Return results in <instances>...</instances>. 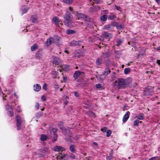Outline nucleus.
Returning a JSON list of instances; mask_svg holds the SVG:
<instances>
[{
	"label": "nucleus",
	"mask_w": 160,
	"mask_h": 160,
	"mask_svg": "<svg viewBox=\"0 0 160 160\" xmlns=\"http://www.w3.org/2000/svg\"><path fill=\"white\" fill-rule=\"evenodd\" d=\"M130 81L127 79L122 78H119L117 81H115L114 83V86H117L118 89H123L127 87L130 83Z\"/></svg>",
	"instance_id": "f257e3e1"
},
{
	"label": "nucleus",
	"mask_w": 160,
	"mask_h": 160,
	"mask_svg": "<svg viewBox=\"0 0 160 160\" xmlns=\"http://www.w3.org/2000/svg\"><path fill=\"white\" fill-rule=\"evenodd\" d=\"M63 18L65 20L63 21L64 24L67 26H69V23L73 18L70 12L67 11L63 16Z\"/></svg>",
	"instance_id": "f03ea898"
},
{
	"label": "nucleus",
	"mask_w": 160,
	"mask_h": 160,
	"mask_svg": "<svg viewBox=\"0 0 160 160\" xmlns=\"http://www.w3.org/2000/svg\"><path fill=\"white\" fill-rule=\"evenodd\" d=\"M153 88L151 86H148L145 89L143 95L145 96L152 95L153 93Z\"/></svg>",
	"instance_id": "7ed1b4c3"
},
{
	"label": "nucleus",
	"mask_w": 160,
	"mask_h": 160,
	"mask_svg": "<svg viewBox=\"0 0 160 160\" xmlns=\"http://www.w3.org/2000/svg\"><path fill=\"white\" fill-rule=\"evenodd\" d=\"M16 119L17 121V128L18 130H19L21 129V123H22V120L20 116L18 115L16 116Z\"/></svg>",
	"instance_id": "20e7f679"
},
{
	"label": "nucleus",
	"mask_w": 160,
	"mask_h": 160,
	"mask_svg": "<svg viewBox=\"0 0 160 160\" xmlns=\"http://www.w3.org/2000/svg\"><path fill=\"white\" fill-rule=\"evenodd\" d=\"M82 42L81 41H78L76 40H72L69 42V45L70 46H81L82 44Z\"/></svg>",
	"instance_id": "39448f33"
},
{
	"label": "nucleus",
	"mask_w": 160,
	"mask_h": 160,
	"mask_svg": "<svg viewBox=\"0 0 160 160\" xmlns=\"http://www.w3.org/2000/svg\"><path fill=\"white\" fill-rule=\"evenodd\" d=\"M62 130L63 133L65 136L71 137L70 130L68 127L66 128H64Z\"/></svg>",
	"instance_id": "423d86ee"
},
{
	"label": "nucleus",
	"mask_w": 160,
	"mask_h": 160,
	"mask_svg": "<svg viewBox=\"0 0 160 160\" xmlns=\"http://www.w3.org/2000/svg\"><path fill=\"white\" fill-rule=\"evenodd\" d=\"M75 15L77 18H78V19L81 18L84 19L88 18V16L86 15L83 13H78L76 12Z\"/></svg>",
	"instance_id": "0eeeda50"
},
{
	"label": "nucleus",
	"mask_w": 160,
	"mask_h": 160,
	"mask_svg": "<svg viewBox=\"0 0 160 160\" xmlns=\"http://www.w3.org/2000/svg\"><path fill=\"white\" fill-rule=\"evenodd\" d=\"M53 60L52 62L53 64H55L56 65H58L59 63L62 62L57 57H55L53 58Z\"/></svg>",
	"instance_id": "6e6552de"
},
{
	"label": "nucleus",
	"mask_w": 160,
	"mask_h": 160,
	"mask_svg": "<svg viewBox=\"0 0 160 160\" xmlns=\"http://www.w3.org/2000/svg\"><path fill=\"white\" fill-rule=\"evenodd\" d=\"M103 36L107 39H110L112 38V35L111 33L106 32H103L102 33Z\"/></svg>",
	"instance_id": "1a4fd4ad"
},
{
	"label": "nucleus",
	"mask_w": 160,
	"mask_h": 160,
	"mask_svg": "<svg viewBox=\"0 0 160 160\" xmlns=\"http://www.w3.org/2000/svg\"><path fill=\"white\" fill-rule=\"evenodd\" d=\"M130 112L128 111L124 115L123 117L122 120L123 122H126L128 119L130 115Z\"/></svg>",
	"instance_id": "9d476101"
},
{
	"label": "nucleus",
	"mask_w": 160,
	"mask_h": 160,
	"mask_svg": "<svg viewBox=\"0 0 160 160\" xmlns=\"http://www.w3.org/2000/svg\"><path fill=\"white\" fill-rule=\"evenodd\" d=\"M52 150L55 151H62L64 150V149L63 148L58 146H56L54 147Z\"/></svg>",
	"instance_id": "9b49d317"
},
{
	"label": "nucleus",
	"mask_w": 160,
	"mask_h": 160,
	"mask_svg": "<svg viewBox=\"0 0 160 160\" xmlns=\"http://www.w3.org/2000/svg\"><path fill=\"white\" fill-rule=\"evenodd\" d=\"M52 38L53 39L54 43L57 44L58 43L60 39V38L58 36L54 35L53 36V38Z\"/></svg>",
	"instance_id": "f8f14e48"
},
{
	"label": "nucleus",
	"mask_w": 160,
	"mask_h": 160,
	"mask_svg": "<svg viewBox=\"0 0 160 160\" xmlns=\"http://www.w3.org/2000/svg\"><path fill=\"white\" fill-rule=\"evenodd\" d=\"M52 21L57 25H58L60 22L59 18L57 17H55L53 18Z\"/></svg>",
	"instance_id": "ddd939ff"
},
{
	"label": "nucleus",
	"mask_w": 160,
	"mask_h": 160,
	"mask_svg": "<svg viewBox=\"0 0 160 160\" xmlns=\"http://www.w3.org/2000/svg\"><path fill=\"white\" fill-rule=\"evenodd\" d=\"M33 88L34 90L38 92L41 89V87L39 84H37L34 86Z\"/></svg>",
	"instance_id": "4468645a"
},
{
	"label": "nucleus",
	"mask_w": 160,
	"mask_h": 160,
	"mask_svg": "<svg viewBox=\"0 0 160 160\" xmlns=\"http://www.w3.org/2000/svg\"><path fill=\"white\" fill-rule=\"evenodd\" d=\"M38 17L36 15L32 16L31 18L32 22L34 23H36L38 22Z\"/></svg>",
	"instance_id": "2eb2a0df"
},
{
	"label": "nucleus",
	"mask_w": 160,
	"mask_h": 160,
	"mask_svg": "<svg viewBox=\"0 0 160 160\" xmlns=\"http://www.w3.org/2000/svg\"><path fill=\"white\" fill-rule=\"evenodd\" d=\"M53 43H54V42L52 38H50L48 39L47 41L46 42V45L47 46H49Z\"/></svg>",
	"instance_id": "dca6fc26"
},
{
	"label": "nucleus",
	"mask_w": 160,
	"mask_h": 160,
	"mask_svg": "<svg viewBox=\"0 0 160 160\" xmlns=\"http://www.w3.org/2000/svg\"><path fill=\"white\" fill-rule=\"evenodd\" d=\"M42 56V53L41 50L38 51L36 53V57L38 59L41 58Z\"/></svg>",
	"instance_id": "f3484780"
},
{
	"label": "nucleus",
	"mask_w": 160,
	"mask_h": 160,
	"mask_svg": "<svg viewBox=\"0 0 160 160\" xmlns=\"http://www.w3.org/2000/svg\"><path fill=\"white\" fill-rule=\"evenodd\" d=\"M144 115L143 113H140L136 116V118L140 120H142L144 118Z\"/></svg>",
	"instance_id": "a211bd4d"
},
{
	"label": "nucleus",
	"mask_w": 160,
	"mask_h": 160,
	"mask_svg": "<svg viewBox=\"0 0 160 160\" xmlns=\"http://www.w3.org/2000/svg\"><path fill=\"white\" fill-rule=\"evenodd\" d=\"M110 73V71L108 68H107L105 69V71L103 74L101 75V76H102L103 75L107 76L108 74H109Z\"/></svg>",
	"instance_id": "6ab92c4d"
},
{
	"label": "nucleus",
	"mask_w": 160,
	"mask_h": 160,
	"mask_svg": "<svg viewBox=\"0 0 160 160\" xmlns=\"http://www.w3.org/2000/svg\"><path fill=\"white\" fill-rule=\"evenodd\" d=\"M66 33L68 34H72L76 33V31L73 30L67 29Z\"/></svg>",
	"instance_id": "aec40b11"
},
{
	"label": "nucleus",
	"mask_w": 160,
	"mask_h": 160,
	"mask_svg": "<svg viewBox=\"0 0 160 160\" xmlns=\"http://www.w3.org/2000/svg\"><path fill=\"white\" fill-rule=\"evenodd\" d=\"M38 45L36 44H35L31 46V49L32 51H34L36 50L38 48Z\"/></svg>",
	"instance_id": "412c9836"
},
{
	"label": "nucleus",
	"mask_w": 160,
	"mask_h": 160,
	"mask_svg": "<svg viewBox=\"0 0 160 160\" xmlns=\"http://www.w3.org/2000/svg\"><path fill=\"white\" fill-rule=\"evenodd\" d=\"M81 73V72L78 71H76L73 75L74 78L75 79H77L80 75Z\"/></svg>",
	"instance_id": "4be33fe9"
},
{
	"label": "nucleus",
	"mask_w": 160,
	"mask_h": 160,
	"mask_svg": "<svg viewBox=\"0 0 160 160\" xmlns=\"http://www.w3.org/2000/svg\"><path fill=\"white\" fill-rule=\"evenodd\" d=\"M29 9V8L27 7L26 6H23L22 8V11L23 12L22 14L24 13H26Z\"/></svg>",
	"instance_id": "5701e85b"
},
{
	"label": "nucleus",
	"mask_w": 160,
	"mask_h": 160,
	"mask_svg": "<svg viewBox=\"0 0 160 160\" xmlns=\"http://www.w3.org/2000/svg\"><path fill=\"white\" fill-rule=\"evenodd\" d=\"M68 66L67 65H62L60 67V72H62V70H65V69L68 68Z\"/></svg>",
	"instance_id": "b1692460"
},
{
	"label": "nucleus",
	"mask_w": 160,
	"mask_h": 160,
	"mask_svg": "<svg viewBox=\"0 0 160 160\" xmlns=\"http://www.w3.org/2000/svg\"><path fill=\"white\" fill-rule=\"evenodd\" d=\"M116 18V16L112 13H111L108 16V18L109 20H113Z\"/></svg>",
	"instance_id": "393cba45"
},
{
	"label": "nucleus",
	"mask_w": 160,
	"mask_h": 160,
	"mask_svg": "<svg viewBox=\"0 0 160 160\" xmlns=\"http://www.w3.org/2000/svg\"><path fill=\"white\" fill-rule=\"evenodd\" d=\"M112 25L110 24L106 25L104 26L103 28L104 29L107 30H110L111 28H112Z\"/></svg>",
	"instance_id": "a878e982"
},
{
	"label": "nucleus",
	"mask_w": 160,
	"mask_h": 160,
	"mask_svg": "<svg viewBox=\"0 0 160 160\" xmlns=\"http://www.w3.org/2000/svg\"><path fill=\"white\" fill-rule=\"evenodd\" d=\"M47 138V136L45 135L42 134L40 137V139L42 141H45Z\"/></svg>",
	"instance_id": "bb28decb"
},
{
	"label": "nucleus",
	"mask_w": 160,
	"mask_h": 160,
	"mask_svg": "<svg viewBox=\"0 0 160 160\" xmlns=\"http://www.w3.org/2000/svg\"><path fill=\"white\" fill-rule=\"evenodd\" d=\"M70 150L71 152H76L75 146L74 145H71L70 147Z\"/></svg>",
	"instance_id": "cd10ccee"
},
{
	"label": "nucleus",
	"mask_w": 160,
	"mask_h": 160,
	"mask_svg": "<svg viewBox=\"0 0 160 160\" xmlns=\"http://www.w3.org/2000/svg\"><path fill=\"white\" fill-rule=\"evenodd\" d=\"M107 18V16L106 15H104L101 17V19L102 21L104 22L106 21Z\"/></svg>",
	"instance_id": "c85d7f7f"
},
{
	"label": "nucleus",
	"mask_w": 160,
	"mask_h": 160,
	"mask_svg": "<svg viewBox=\"0 0 160 160\" xmlns=\"http://www.w3.org/2000/svg\"><path fill=\"white\" fill-rule=\"evenodd\" d=\"M52 75L54 76H53V78H55L58 75V72L56 71L53 70L52 72Z\"/></svg>",
	"instance_id": "c756f323"
},
{
	"label": "nucleus",
	"mask_w": 160,
	"mask_h": 160,
	"mask_svg": "<svg viewBox=\"0 0 160 160\" xmlns=\"http://www.w3.org/2000/svg\"><path fill=\"white\" fill-rule=\"evenodd\" d=\"M63 122H58V125L59 126V127L60 128L61 130H62L64 127H63Z\"/></svg>",
	"instance_id": "7c9ffc66"
},
{
	"label": "nucleus",
	"mask_w": 160,
	"mask_h": 160,
	"mask_svg": "<svg viewBox=\"0 0 160 160\" xmlns=\"http://www.w3.org/2000/svg\"><path fill=\"white\" fill-rule=\"evenodd\" d=\"M88 114L90 117H94L95 116V113L89 111L87 112Z\"/></svg>",
	"instance_id": "2f4dec72"
},
{
	"label": "nucleus",
	"mask_w": 160,
	"mask_h": 160,
	"mask_svg": "<svg viewBox=\"0 0 160 160\" xmlns=\"http://www.w3.org/2000/svg\"><path fill=\"white\" fill-rule=\"evenodd\" d=\"M6 108L7 110L8 111V112L10 111H12V107L9 105H7L6 106Z\"/></svg>",
	"instance_id": "473e14b6"
},
{
	"label": "nucleus",
	"mask_w": 160,
	"mask_h": 160,
	"mask_svg": "<svg viewBox=\"0 0 160 160\" xmlns=\"http://www.w3.org/2000/svg\"><path fill=\"white\" fill-rule=\"evenodd\" d=\"M130 71V69L129 68H125L124 70V73L125 74H128Z\"/></svg>",
	"instance_id": "72a5a7b5"
},
{
	"label": "nucleus",
	"mask_w": 160,
	"mask_h": 160,
	"mask_svg": "<svg viewBox=\"0 0 160 160\" xmlns=\"http://www.w3.org/2000/svg\"><path fill=\"white\" fill-rule=\"evenodd\" d=\"M109 53L108 52H106L103 53L102 57L104 58H106L109 57Z\"/></svg>",
	"instance_id": "f704fd0d"
},
{
	"label": "nucleus",
	"mask_w": 160,
	"mask_h": 160,
	"mask_svg": "<svg viewBox=\"0 0 160 160\" xmlns=\"http://www.w3.org/2000/svg\"><path fill=\"white\" fill-rule=\"evenodd\" d=\"M111 133L112 131L111 130H107L106 132V136L108 137H109L110 136Z\"/></svg>",
	"instance_id": "c9c22d12"
},
{
	"label": "nucleus",
	"mask_w": 160,
	"mask_h": 160,
	"mask_svg": "<svg viewBox=\"0 0 160 160\" xmlns=\"http://www.w3.org/2000/svg\"><path fill=\"white\" fill-rule=\"evenodd\" d=\"M43 112H38L37 113L36 116L37 117L39 118V117H40L41 116L43 115Z\"/></svg>",
	"instance_id": "e433bc0d"
},
{
	"label": "nucleus",
	"mask_w": 160,
	"mask_h": 160,
	"mask_svg": "<svg viewBox=\"0 0 160 160\" xmlns=\"http://www.w3.org/2000/svg\"><path fill=\"white\" fill-rule=\"evenodd\" d=\"M58 137V135L55 133H54L53 134V141L54 142L57 139Z\"/></svg>",
	"instance_id": "4c0bfd02"
},
{
	"label": "nucleus",
	"mask_w": 160,
	"mask_h": 160,
	"mask_svg": "<svg viewBox=\"0 0 160 160\" xmlns=\"http://www.w3.org/2000/svg\"><path fill=\"white\" fill-rule=\"evenodd\" d=\"M122 41L121 39H118L117 41V44L116 45L119 46L122 43Z\"/></svg>",
	"instance_id": "58836bf2"
},
{
	"label": "nucleus",
	"mask_w": 160,
	"mask_h": 160,
	"mask_svg": "<svg viewBox=\"0 0 160 160\" xmlns=\"http://www.w3.org/2000/svg\"><path fill=\"white\" fill-rule=\"evenodd\" d=\"M63 1L64 2L67 4H70L72 1V0H63Z\"/></svg>",
	"instance_id": "ea45409f"
},
{
	"label": "nucleus",
	"mask_w": 160,
	"mask_h": 160,
	"mask_svg": "<svg viewBox=\"0 0 160 160\" xmlns=\"http://www.w3.org/2000/svg\"><path fill=\"white\" fill-rule=\"evenodd\" d=\"M118 29H119L122 28V25L119 23H117L116 26Z\"/></svg>",
	"instance_id": "a19ab883"
},
{
	"label": "nucleus",
	"mask_w": 160,
	"mask_h": 160,
	"mask_svg": "<svg viewBox=\"0 0 160 160\" xmlns=\"http://www.w3.org/2000/svg\"><path fill=\"white\" fill-rule=\"evenodd\" d=\"M58 157H59L58 158L62 159L65 157V155L64 154L62 155V154L61 153L60 154H59V155Z\"/></svg>",
	"instance_id": "79ce46f5"
},
{
	"label": "nucleus",
	"mask_w": 160,
	"mask_h": 160,
	"mask_svg": "<svg viewBox=\"0 0 160 160\" xmlns=\"http://www.w3.org/2000/svg\"><path fill=\"white\" fill-rule=\"evenodd\" d=\"M112 158V154L110 153L109 155L107 157V160H110Z\"/></svg>",
	"instance_id": "37998d69"
},
{
	"label": "nucleus",
	"mask_w": 160,
	"mask_h": 160,
	"mask_svg": "<svg viewBox=\"0 0 160 160\" xmlns=\"http://www.w3.org/2000/svg\"><path fill=\"white\" fill-rule=\"evenodd\" d=\"M68 9L71 12H72V14H75L76 12L73 11L72 10V7H70Z\"/></svg>",
	"instance_id": "c03bdc74"
},
{
	"label": "nucleus",
	"mask_w": 160,
	"mask_h": 160,
	"mask_svg": "<svg viewBox=\"0 0 160 160\" xmlns=\"http://www.w3.org/2000/svg\"><path fill=\"white\" fill-rule=\"evenodd\" d=\"M101 61L99 59H98L96 61V64L97 65H100L101 63Z\"/></svg>",
	"instance_id": "a18cd8bd"
},
{
	"label": "nucleus",
	"mask_w": 160,
	"mask_h": 160,
	"mask_svg": "<svg viewBox=\"0 0 160 160\" xmlns=\"http://www.w3.org/2000/svg\"><path fill=\"white\" fill-rule=\"evenodd\" d=\"M47 85L46 83H44L42 87V88L45 90V91H46L47 90Z\"/></svg>",
	"instance_id": "49530a36"
},
{
	"label": "nucleus",
	"mask_w": 160,
	"mask_h": 160,
	"mask_svg": "<svg viewBox=\"0 0 160 160\" xmlns=\"http://www.w3.org/2000/svg\"><path fill=\"white\" fill-rule=\"evenodd\" d=\"M138 120H135L133 122V125L134 126H138Z\"/></svg>",
	"instance_id": "de8ad7c7"
},
{
	"label": "nucleus",
	"mask_w": 160,
	"mask_h": 160,
	"mask_svg": "<svg viewBox=\"0 0 160 160\" xmlns=\"http://www.w3.org/2000/svg\"><path fill=\"white\" fill-rule=\"evenodd\" d=\"M115 54L117 57H119L120 55V52L119 51H117L115 52Z\"/></svg>",
	"instance_id": "09e8293b"
},
{
	"label": "nucleus",
	"mask_w": 160,
	"mask_h": 160,
	"mask_svg": "<svg viewBox=\"0 0 160 160\" xmlns=\"http://www.w3.org/2000/svg\"><path fill=\"white\" fill-rule=\"evenodd\" d=\"M68 137V138H66V141L68 142H71L72 140L71 139V138H70L71 137L69 136V137Z\"/></svg>",
	"instance_id": "8fccbe9b"
},
{
	"label": "nucleus",
	"mask_w": 160,
	"mask_h": 160,
	"mask_svg": "<svg viewBox=\"0 0 160 160\" xmlns=\"http://www.w3.org/2000/svg\"><path fill=\"white\" fill-rule=\"evenodd\" d=\"M117 22H112L110 25H112V27L113 26H116V25H117Z\"/></svg>",
	"instance_id": "3c124183"
},
{
	"label": "nucleus",
	"mask_w": 160,
	"mask_h": 160,
	"mask_svg": "<svg viewBox=\"0 0 160 160\" xmlns=\"http://www.w3.org/2000/svg\"><path fill=\"white\" fill-rule=\"evenodd\" d=\"M41 99L43 102H45L46 101L45 96L44 95L41 97Z\"/></svg>",
	"instance_id": "603ef678"
},
{
	"label": "nucleus",
	"mask_w": 160,
	"mask_h": 160,
	"mask_svg": "<svg viewBox=\"0 0 160 160\" xmlns=\"http://www.w3.org/2000/svg\"><path fill=\"white\" fill-rule=\"evenodd\" d=\"M52 131L54 134V133H55V132H57L58 131V129L56 128H53V129H52Z\"/></svg>",
	"instance_id": "864d4df0"
},
{
	"label": "nucleus",
	"mask_w": 160,
	"mask_h": 160,
	"mask_svg": "<svg viewBox=\"0 0 160 160\" xmlns=\"http://www.w3.org/2000/svg\"><path fill=\"white\" fill-rule=\"evenodd\" d=\"M70 157L72 159H74L75 158V156L73 154H71L70 156Z\"/></svg>",
	"instance_id": "5fc2aeb1"
},
{
	"label": "nucleus",
	"mask_w": 160,
	"mask_h": 160,
	"mask_svg": "<svg viewBox=\"0 0 160 160\" xmlns=\"http://www.w3.org/2000/svg\"><path fill=\"white\" fill-rule=\"evenodd\" d=\"M96 87L97 88H101V84H97L96 85Z\"/></svg>",
	"instance_id": "6e6d98bb"
},
{
	"label": "nucleus",
	"mask_w": 160,
	"mask_h": 160,
	"mask_svg": "<svg viewBox=\"0 0 160 160\" xmlns=\"http://www.w3.org/2000/svg\"><path fill=\"white\" fill-rule=\"evenodd\" d=\"M115 7L116 8L117 10L121 11V10H120L121 8H120V7H119V6H118L116 5H115Z\"/></svg>",
	"instance_id": "4d7b16f0"
},
{
	"label": "nucleus",
	"mask_w": 160,
	"mask_h": 160,
	"mask_svg": "<svg viewBox=\"0 0 160 160\" xmlns=\"http://www.w3.org/2000/svg\"><path fill=\"white\" fill-rule=\"evenodd\" d=\"M101 130L103 132H106L107 131V128L106 127H104L102 128L101 129Z\"/></svg>",
	"instance_id": "13d9d810"
},
{
	"label": "nucleus",
	"mask_w": 160,
	"mask_h": 160,
	"mask_svg": "<svg viewBox=\"0 0 160 160\" xmlns=\"http://www.w3.org/2000/svg\"><path fill=\"white\" fill-rule=\"evenodd\" d=\"M9 112V116H10L12 117V116L13 115V112H12V111H10Z\"/></svg>",
	"instance_id": "bf43d9fd"
},
{
	"label": "nucleus",
	"mask_w": 160,
	"mask_h": 160,
	"mask_svg": "<svg viewBox=\"0 0 160 160\" xmlns=\"http://www.w3.org/2000/svg\"><path fill=\"white\" fill-rule=\"evenodd\" d=\"M74 95L75 96L78 97L79 96V95L78 92H74Z\"/></svg>",
	"instance_id": "052dcab7"
},
{
	"label": "nucleus",
	"mask_w": 160,
	"mask_h": 160,
	"mask_svg": "<svg viewBox=\"0 0 160 160\" xmlns=\"http://www.w3.org/2000/svg\"><path fill=\"white\" fill-rule=\"evenodd\" d=\"M39 104L38 102L36 103V105L35 106V108H36L37 109L39 108Z\"/></svg>",
	"instance_id": "680f3d73"
},
{
	"label": "nucleus",
	"mask_w": 160,
	"mask_h": 160,
	"mask_svg": "<svg viewBox=\"0 0 160 160\" xmlns=\"http://www.w3.org/2000/svg\"><path fill=\"white\" fill-rule=\"evenodd\" d=\"M101 77V75H99L98 76H97L96 77L98 79H102Z\"/></svg>",
	"instance_id": "e2e57ef3"
},
{
	"label": "nucleus",
	"mask_w": 160,
	"mask_h": 160,
	"mask_svg": "<svg viewBox=\"0 0 160 160\" xmlns=\"http://www.w3.org/2000/svg\"><path fill=\"white\" fill-rule=\"evenodd\" d=\"M156 157H154L149 159L148 160H155L156 159Z\"/></svg>",
	"instance_id": "0e129e2a"
},
{
	"label": "nucleus",
	"mask_w": 160,
	"mask_h": 160,
	"mask_svg": "<svg viewBox=\"0 0 160 160\" xmlns=\"http://www.w3.org/2000/svg\"><path fill=\"white\" fill-rule=\"evenodd\" d=\"M157 62L160 66V60H157Z\"/></svg>",
	"instance_id": "69168bd1"
},
{
	"label": "nucleus",
	"mask_w": 160,
	"mask_h": 160,
	"mask_svg": "<svg viewBox=\"0 0 160 160\" xmlns=\"http://www.w3.org/2000/svg\"><path fill=\"white\" fill-rule=\"evenodd\" d=\"M68 103V101H67L66 100L64 102V104H65V105H67Z\"/></svg>",
	"instance_id": "338daca9"
},
{
	"label": "nucleus",
	"mask_w": 160,
	"mask_h": 160,
	"mask_svg": "<svg viewBox=\"0 0 160 160\" xmlns=\"http://www.w3.org/2000/svg\"><path fill=\"white\" fill-rule=\"evenodd\" d=\"M93 143L94 145H96V146H97L98 145V143L96 142H93Z\"/></svg>",
	"instance_id": "774afa93"
}]
</instances>
